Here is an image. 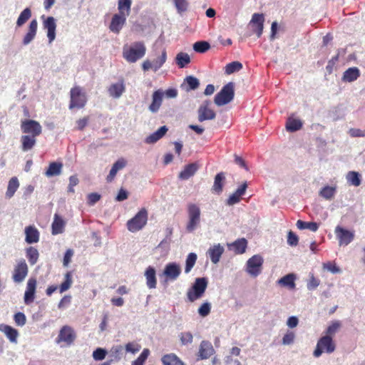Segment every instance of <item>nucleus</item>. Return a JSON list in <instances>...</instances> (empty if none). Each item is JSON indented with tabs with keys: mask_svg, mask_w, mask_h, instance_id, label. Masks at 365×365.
<instances>
[{
	"mask_svg": "<svg viewBox=\"0 0 365 365\" xmlns=\"http://www.w3.org/2000/svg\"><path fill=\"white\" fill-rule=\"evenodd\" d=\"M146 53V47L143 42H135L128 48H123V56L129 63H135L142 58Z\"/></svg>",
	"mask_w": 365,
	"mask_h": 365,
	"instance_id": "1",
	"label": "nucleus"
},
{
	"mask_svg": "<svg viewBox=\"0 0 365 365\" xmlns=\"http://www.w3.org/2000/svg\"><path fill=\"white\" fill-rule=\"evenodd\" d=\"M207 287V279L205 277L196 278L192 286L187 292V297L191 302L201 298Z\"/></svg>",
	"mask_w": 365,
	"mask_h": 365,
	"instance_id": "2",
	"label": "nucleus"
},
{
	"mask_svg": "<svg viewBox=\"0 0 365 365\" xmlns=\"http://www.w3.org/2000/svg\"><path fill=\"white\" fill-rule=\"evenodd\" d=\"M234 84L232 82L227 83L221 91L215 96L214 102L218 106L229 103L234 98Z\"/></svg>",
	"mask_w": 365,
	"mask_h": 365,
	"instance_id": "3",
	"label": "nucleus"
},
{
	"mask_svg": "<svg viewBox=\"0 0 365 365\" xmlns=\"http://www.w3.org/2000/svg\"><path fill=\"white\" fill-rule=\"evenodd\" d=\"M336 349V344L329 336H323L317 341L316 349L314 351L313 355L315 357H319L322 353L327 354L333 353Z\"/></svg>",
	"mask_w": 365,
	"mask_h": 365,
	"instance_id": "4",
	"label": "nucleus"
},
{
	"mask_svg": "<svg viewBox=\"0 0 365 365\" xmlns=\"http://www.w3.org/2000/svg\"><path fill=\"white\" fill-rule=\"evenodd\" d=\"M148 212L145 208L141 209L133 218L127 222V228L132 232L141 230L147 223Z\"/></svg>",
	"mask_w": 365,
	"mask_h": 365,
	"instance_id": "5",
	"label": "nucleus"
},
{
	"mask_svg": "<svg viewBox=\"0 0 365 365\" xmlns=\"http://www.w3.org/2000/svg\"><path fill=\"white\" fill-rule=\"evenodd\" d=\"M188 222L186 225L187 232H191L195 230L200 222V209L193 203L187 205Z\"/></svg>",
	"mask_w": 365,
	"mask_h": 365,
	"instance_id": "6",
	"label": "nucleus"
},
{
	"mask_svg": "<svg viewBox=\"0 0 365 365\" xmlns=\"http://www.w3.org/2000/svg\"><path fill=\"white\" fill-rule=\"evenodd\" d=\"M71 101L69 108H82L85 106L87 102L86 93L83 92L80 86H74L70 91Z\"/></svg>",
	"mask_w": 365,
	"mask_h": 365,
	"instance_id": "7",
	"label": "nucleus"
},
{
	"mask_svg": "<svg viewBox=\"0 0 365 365\" xmlns=\"http://www.w3.org/2000/svg\"><path fill=\"white\" fill-rule=\"evenodd\" d=\"M76 338L73 329L68 325L62 327L56 339L57 343L64 342L67 346L71 345Z\"/></svg>",
	"mask_w": 365,
	"mask_h": 365,
	"instance_id": "8",
	"label": "nucleus"
},
{
	"mask_svg": "<svg viewBox=\"0 0 365 365\" xmlns=\"http://www.w3.org/2000/svg\"><path fill=\"white\" fill-rule=\"evenodd\" d=\"M167 60V52L165 48H163L161 55L156 59L150 61L145 60L142 63V68L144 71H148L150 69L153 70L155 72L160 69Z\"/></svg>",
	"mask_w": 365,
	"mask_h": 365,
	"instance_id": "9",
	"label": "nucleus"
},
{
	"mask_svg": "<svg viewBox=\"0 0 365 365\" xmlns=\"http://www.w3.org/2000/svg\"><path fill=\"white\" fill-rule=\"evenodd\" d=\"M262 257L257 255H254L247 260L246 271L250 275L257 277L262 272Z\"/></svg>",
	"mask_w": 365,
	"mask_h": 365,
	"instance_id": "10",
	"label": "nucleus"
},
{
	"mask_svg": "<svg viewBox=\"0 0 365 365\" xmlns=\"http://www.w3.org/2000/svg\"><path fill=\"white\" fill-rule=\"evenodd\" d=\"M29 272V268L25 259H21L17 262L14 267L12 279L16 283L22 282Z\"/></svg>",
	"mask_w": 365,
	"mask_h": 365,
	"instance_id": "11",
	"label": "nucleus"
},
{
	"mask_svg": "<svg viewBox=\"0 0 365 365\" xmlns=\"http://www.w3.org/2000/svg\"><path fill=\"white\" fill-rule=\"evenodd\" d=\"M21 128L24 133L36 137L41 133L42 128L40 123L34 120H25L21 122Z\"/></svg>",
	"mask_w": 365,
	"mask_h": 365,
	"instance_id": "12",
	"label": "nucleus"
},
{
	"mask_svg": "<svg viewBox=\"0 0 365 365\" xmlns=\"http://www.w3.org/2000/svg\"><path fill=\"white\" fill-rule=\"evenodd\" d=\"M334 232L339 245H348L354 239V232L346 230L339 225L336 227Z\"/></svg>",
	"mask_w": 365,
	"mask_h": 365,
	"instance_id": "13",
	"label": "nucleus"
},
{
	"mask_svg": "<svg viewBox=\"0 0 365 365\" xmlns=\"http://www.w3.org/2000/svg\"><path fill=\"white\" fill-rule=\"evenodd\" d=\"M41 19H43V29L47 30V37L48 38V41L49 43H51L56 38V19L53 16L45 17L44 15L41 16Z\"/></svg>",
	"mask_w": 365,
	"mask_h": 365,
	"instance_id": "14",
	"label": "nucleus"
},
{
	"mask_svg": "<svg viewBox=\"0 0 365 365\" xmlns=\"http://www.w3.org/2000/svg\"><path fill=\"white\" fill-rule=\"evenodd\" d=\"M264 17L262 14L255 13L252 15L250 22L252 31L256 34L257 38H259L263 32Z\"/></svg>",
	"mask_w": 365,
	"mask_h": 365,
	"instance_id": "15",
	"label": "nucleus"
},
{
	"mask_svg": "<svg viewBox=\"0 0 365 365\" xmlns=\"http://www.w3.org/2000/svg\"><path fill=\"white\" fill-rule=\"evenodd\" d=\"M210 102L206 101L204 103L200 106L198 109V120L203 122L207 120H213L215 118L216 113L215 111L209 108Z\"/></svg>",
	"mask_w": 365,
	"mask_h": 365,
	"instance_id": "16",
	"label": "nucleus"
},
{
	"mask_svg": "<svg viewBox=\"0 0 365 365\" xmlns=\"http://www.w3.org/2000/svg\"><path fill=\"white\" fill-rule=\"evenodd\" d=\"M127 17L119 13L115 14L111 19L109 29L115 34H119L126 22Z\"/></svg>",
	"mask_w": 365,
	"mask_h": 365,
	"instance_id": "17",
	"label": "nucleus"
},
{
	"mask_svg": "<svg viewBox=\"0 0 365 365\" xmlns=\"http://www.w3.org/2000/svg\"><path fill=\"white\" fill-rule=\"evenodd\" d=\"M36 289V279L33 277L29 279L24 293V302L26 304H30L34 301Z\"/></svg>",
	"mask_w": 365,
	"mask_h": 365,
	"instance_id": "18",
	"label": "nucleus"
},
{
	"mask_svg": "<svg viewBox=\"0 0 365 365\" xmlns=\"http://www.w3.org/2000/svg\"><path fill=\"white\" fill-rule=\"evenodd\" d=\"M38 29V21L36 19L31 21L28 26V31L22 40L24 45H28L36 37Z\"/></svg>",
	"mask_w": 365,
	"mask_h": 365,
	"instance_id": "19",
	"label": "nucleus"
},
{
	"mask_svg": "<svg viewBox=\"0 0 365 365\" xmlns=\"http://www.w3.org/2000/svg\"><path fill=\"white\" fill-rule=\"evenodd\" d=\"M181 273V269L179 264L172 262L166 264L163 274L166 277L171 280L176 279Z\"/></svg>",
	"mask_w": 365,
	"mask_h": 365,
	"instance_id": "20",
	"label": "nucleus"
},
{
	"mask_svg": "<svg viewBox=\"0 0 365 365\" xmlns=\"http://www.w3.org/2000/svg\"><path fill=\"white\" fill-rule=\"evenodd\" d=\"M125 87L124 80L122 78L119 80L118 83L111 84L109 86L108 91L111 97L118 98L125 92Z\"/></svg>",
	"mask_w": 365,
	"mask_h": 365,
	"instance_id": "21",
	"label": "nucleus"
},
{
	"mask_svg": "<svg viewBox=\"0 0 365 365\" xmlns=\"http://www.w3.org/2000/svg\"><path fill=\"white\" fill-rule=\"evenodd\" d=\"M214 352V349L210 342L207 341H202L200 343L198 357L200 359H206L210 358Z\"/></svg>",
	"mask_w": 365,
	"mask_h": 365,
	"instance_id": "22",
	"label": "nucleus"
},
{
	"mask_svg": "<svg viewBox=\"0 0 365 365\" xmlns=\"http://www.w3.org/2000/svg\"><path fill=\"white\" fill-rule=\"evenodd\" d=\"M247 187L246 182L242 183L235 192H233L227 199V204L229 205H235L240 201L242 195H243Z\"/></svg>",
	"mask_w": 365,
	"mask_h": 365,
	"instance_id": "23",
	"label": "nucleus"
},
{
	"mask_svg": "<svg viewBox=\"0 0 365 365\" xmlns=\"http://www.w3.org/2000/svg\"><path fill=\"white\" fill-rule=\"evenodd\" d=\"M0 331L3 332L11 343L17 342V338L19 336L17 329L9 325L1 324Z\"/></svg>",
	"mask_w": 365,
	"mask_h": 365,
	"instance_id": "24",
	"label": "nucleus"
},
{
	"mask_svg": "<svg viewBox=\"0 0 365 365\" xmlns=\"http://www.w3.org/2000/svg\"><path fill=\"white\" fill-rule=\"evenodd\" d=\"M127 165V161L121 158H119L112 166L109 174L106 178L107 182H110L115 178L118 171L124 168Z\"/></svg>",
	"mask_w": 365,
	"mask_h": 365,
	"instance_id": "25",
	"label": "nucleus"
},
{
	"mask_svg": "<svg viewBox=\"0 0 365 365\" xmlns=\"http://www.w3.org/2000/svg\"><path fill=\"white\" fill-rule=\"evenodd\" d=\"M66 222L60 217L58 214H55L53 217V221L51 225V233L53 235L63 233Z\"/></svg>",
	"mask_w": 365,
	"mask_h": 365,
	"instance_id": "26",
	"label": "nucleus"
},
{
	"mask_svg": "<svg viewBox=\"0 0 365 365\" xmlns=\"http://www.w3.org/2000/svg\"><path fill=\"white\" fill-rule=\"evenodd\" d=\"M164 93L161 90H157L153 93L152 103L149 109L153 113H156L161 106Z\"/></svg>",
	"mask_w": 365,
	"mask_h": 365,
	"instance_id": "27",
	"label": "nucleus"
},
{
	"mask_svg": "<svg viewBox=\"0 0 365 365\" xmlns=\"http://www.w3.org/2000/svg\"><path fill=\"white\" fill-rule=\"evenodd\" d=\"M199 166L196 163H190L185 166L184 169L180 173L179 178L181 180H187L193 176L198 170Z\"/></svg>",
	"mask_w": 365,
	"mask_h": 365,
	"instance_id": "28",
	"label": "nucleus"
},
{
	"mask_svg": "<svg viewBox=\"0 0 365 365\" xmlns=\"http://www.w3.org/2000/svg\"><path fill=\"white\" fill-rule=\"evenodd\" d=\"M26 242L29 244L36 243L39 240V232L34 226H28L25 228Z\"/></svg>",
	"mask_w": 365,
	"mask_h": 365,
	"instance_id": "29",
	"label": "nucleus"
},
{
	"mask_svg": "<svg viewBox=\"0 0 365 365\" xmlns=\"http://www.w3.org/2000/svg\"><path fill=\"white\" fill-rule=\"evenodd\" d=\"M145 277L148 288L155 289L157 285L155 269L153 267L149 266L145 272Z\"/></svg>",
	"mask_w": 365,
	"mask_h": 365,
	"instance_id": "30",
	"label": "nucleus"
},
{
	"mask_svg": "<svg viewBox=\"0 0 365 365\" xmlns=\"http://www.w3.org/2000/svg\"><path fill=\"white\" fill-rule=\"evenodd\" d=\"M360 76V71L357 67L349 68L342 76L344 82H353Z\"/></svg>",
	"mask_w": 365,
	"mask_h": 365,
	"instance_id": "31",
	"label": "nucleus"
},
{
	"mask_svg": "<svg viewBox=\"0 0 365 365\" xmlns=\"http://www.w3.org/2000/svg\"><path fill=\"white\" fill-rule=\"evenodd\" d=\"M224 252V248L220 245H214L208 250V254L212 262L217 264Z\"/></svg>",
	"mask_w": 365,
	"mask_h": 365,
	"instance_id": "32",
	"label": "nucleus"
},
{
	"mask_svg": "<svg viewBox=\"0 0 365 365\" xmlns=\"http://www.w3.org/2000/svg\"><path fill=\"white\" fill-rule=\"evenodd\" d=\"M168 131V128L165 125L161 126L155 132L150 134L145 138V143H155L160 138H162Z\"/></svg>",
	"mask_w": 365,
	"mask_h": 365,
	"instance_id": "33",
	"label": "nucleus"
},
{
	"mask_svg": "<svg viewBox=\"0 0 365 365\" xmlns=\"http://www.w3.org/2000/svg\"><path fill=\"white\" fill-rule=\"evenodd\" d=\"M161 361L163 365H185L176 354L173 353L163 356Z\"/></svg>",
	"mask_w": 365,
	"mask_h": 365,
	"instance_id": "34",
	"label": "nucleus"
},
{
	"mask_svg": "<svg viewBox=\"0 0 365 365\" xmlns=\"http://www.w3.org/2000/svg\"><path fill=\"white\" fill-rule=\"evenodd\" d=\"M295 279L296 276L294 274H288L279 279L277 283L282 287H287L290 289H294L296 286Z\"/></svg>",
	"mask_w": 365,
	"mask_h": 365,
	"instance_id": "35",
	"label": "nucleus"
},
{
	"mask_svg": "<svg viewBox=\"0 0 365 365\" xmlns=\"http://www.w3.org/2000/svg\"><path fill=\"white\" fill-rule=\"evenodd\" d=\"M63 164L58 162H52L49 164L45 174L47 177L59 175L61 173Z\"/></svg>",
	"mask_w": 365,
	"mask_h": 365,
	"instance_id": "36",
	"label": "nucleus"
},
{
	"mask_svg": "<svg viewBox=\"0 0 365 365\" xmlns=\"http://www.w3.org/2000/svg\"><path fill=\"white\" fill-rule=\"evenodd\" d=\"M132 0H118V13L126 16L130 14Z\"/></svg>",
	"mask_w": 365,
	"mask_h": 365,
	"instance_id": "37",
	"label": "nucleus"
},
{
	"mask_svg": "<svg viewBox=\"0 0 365 365\" xmlns=\"http://www.w3.org/2000/svg\"><path fill=\"white\" fill-rule=\"evenodd\" d=\"M19 187V182L16 177L11 178L8 184L7 190L6 192V197L11 198L14 196L15 192Z\"/></svg>",
	"mask_w": 365,
	"mask_h": 365,
	"instance_id": "38",
	"label": "nucleus"
},
{
	"mask_svg": "<svg viewBox=\"0 0 365 365\" xmlns=\"http://www.w3.org/2000/svg\"><path fill=\"white\" fill-rule=\"evenodd\" d=\"M231 246L233 247L236 254H243L247 247V241L245 238H240L235 241Z\"/></svg>",
	"mask_w": 365,
	"mask_h": 365,
	"instance_id": "39",
	"label": "nucleus"
},
{
	"mask_svg": "<svg viewBox=\"0 0 365 365\" xmlns=\"http://www.w3.org/2000/svg\"><path fill=\"white\" fill-rule=\"evenodd\" d=\"M21 141L22 143V150L24 151H27L31 150L36 144V137L27 135H22Z\"/></svg>",
	"mask_w": 365,
	"mask_h": 365,
	"instance_id": "40",
	"label": "nucleus"
},
{
	"mask_svg": "<svg viewBox=\"0 0 365 365\" xmlns=\"http://www.w3.org/2000/svg\"><path fill=\"white\" fill-rule=\"evenodd\" d=\"M176 63L179 68H185L190 63V57L187 53L180 52L175 58Z\"/></svg>",
	"mask_w": 365,
	"mask_h": 365,
	"instance_id": "41",
	"label": "nucleus"
},
{
	"mask_svg": "<svg viewBox=\"0 0 365 365\" xmlns=\"http://www.w3.org/2000/svg\"><path fill=\"white\" fill-rule=\"evenodd\" d=\"M347 182L355 187H358L361 185V175L358 172L349 171L346 175Z\"/></svg>",
	"mask_w": 365,
	"mask_h": 365,
	"instance_id": "42",
	"label": "nucleus"
},
{
	"mask_svg": "<svg viewBox=\"0 0 365 365\" xmlns=\"http://www.w3.org/2000/svg\"><path fill=\"white\" fill-rule=\"evenodd\" d=\"M26 255L29 263L31 265H34L38 259L39 253L37 249L33 247H29L26 250Z\"/></svg>",
	"mask_w": 365,
	"mask_h": 365,
	"instance_id": "43",
	"label": "nucleus"
},
{
	"mask_svg": "<svg viewBox=\"0 0 365 365\" xmlns=\"http://www.w3.org/2000/svg\"><path fill=\"white\" fill-rule=\"evenodd\" d=\"M297 227L299 230L308 229L312 232L317 231L319 225L314 222H304L301 220H297Z\"/></svg>",
	"mask_w": 365,
	"mask_h": 365,
	"instance_id": "44",
	"label": "nucleus"
},
{
	"mask_svg": "<svg viewBox=\"0 0 365 365\" xmlns=\"http://www.w3.org/2000/svg\"><path fill=\"white\" fill-rule=\"evenodd\" d=\"M341 325V322L339 320L332 321L327 328L325 335L333 338L334 334L340 329Z\"/></svg>",
	"mask_w": 365,
	"mask_h": 365,
	"instance_id": "45",
	"label": "nucleus"
},
{
	"mask_svg": "<svg viewBox=\"0 0 365 365\" xmlns=\"http://www.w3.org/2000/svg\"><path fill=\"white\" fill-rule=\"evenodd\" d=\"M302 127V123L299 119L289 118L286 123V128L288 131L294 132L299 130Z\"/></svg>",
	"mask_w": 365,
	"mask_h": 365,
	"instance_id": "46",
	"label": "nucleus"
},
{
	"mask_svg": "<svg viewBox=\"0 0 365 365\" xmlns=\"http://www.w3.org/2000/svg\"><path fill=\"white\" fill-rule=\"evenodd\" d=\"M31 16V11L29 8L24 9L20 14L17 21L16 25L20 27L23 26Z\"/></svg>",
	"mask_w": 365,
	"mask_h": 365,
	"instance_id": "47",
	"label": "nucleus"
},
{
	"mask_svg": "<svg viewBox=\"0 0 365 365\" xmlns=\"http://www.w3.org/2000/svg\"><path fill=\"white\" fill-rule=\"evenodd\" d=\"M225 180V176L223 173H217L215 178L214 185L212 189L217 193H220L222 191L223 187V181Z\"/></svg>",
	"mask_w": 365,
	"mask_h": 365,
	"instance_id": "48",
	"label": "nucleus"
},
{
	"mask_svg": "<svg viewBox=\"0 0 365 365\" xmlns=\"http://www.w3.org/2000/svg\"><path fill=\"white\" fill-rule=\"evenodd\" d=\"M242 68V64L239 61H232L226 65L225 72L227 75H230L235 72L239 71Z\"/></svg>",
	"mask_w": 365,
	"mask_h": 365,
	"instance_id": "49",
	"label": "nucleus"
},
{
	"mask_svg": "<svg viewBox=\"0 0 365 365\" xmlns=\"http://www.w3.org/2000/svg\"><path fill=\"white\" fill-rule=\"evenodd\" d=\"M336 193V187L331 186H325L319 192L320 196L326 200H331Z\"/></svg>",
	"mask_w": 365,
	"mask_h": 365,
	"instance_id": "50",
	"label": "nucleus"
},
{
	"mask_svg": "<svg viewBox=\"0 0 365 365\" xmlns=\"http://www.w3.org/2000/svg\"><path fill=\"white\" fill-rule=\"evenodd\" d=\"M72 283H73L72 274L71 272H68L65 274L64 282H62L59 287L60 292L63 293V292L67 291L68 289H70Z\"/></svg>",
	"mask_w": 365,
	"mask_h": 365,
	"instance_id": "51",
	"label": "nucleus"
},
{
	"mask_svg": "<svg viewBox=\"0 0 365 365\" xmlns=\"http://www.w3.org/2000/svg\"><path fill=\"white\" fill-rule=\"evenodd\" d=\"M196 260L197 255L195 253L191 252L187 255L185 267V273L187 274L191 271V269L195 264Z\"/></svg>",
	"mask_w": 365,
	"mask_h": 365,
	"instance_id": "52",
	"label": "nucleus"
},
{
	"mask_svg": "<svg viewBox=\"0 0 365 365\" xmlns=\"http://www.w3.org/2000/svg\"><path fill=\"white\" fill-rule=\"evenodd\" d=\"M210 48V43L204 41H197L193 44V49L197 53H205L208 51Z\"/></svg>",
	"mask_w": 365,
	"mask_h": 365,
	"instance_id": "53",
	"label": "nucleus"
},
{
	"mask_svg": "<svg viewBox=\"0 0 365 365\" xmlns=\"http://www.w3.org/2000/svg\"><path fill=\"white\" fill-rule=\"evenodd\" d=\"M185 82H186L187 84V90H195L199 87L200 85L198 79L192 76H187L185 79Z\"/></svg>",
	"mask_w": 365,
	"mask_h": 365,
	"instance_id": "54",
	"label": "nucleus"
},
{
	"mask_svg": "<svg viewBox=\"0 0 365 365\" xmlns=\"http://www.w3.org/2000/svg\"><path fill=\"white\" fill-rule=\"evenodd\" d=\"M178 13L185 12L187 10L188 2L187 0H173Z\"/></svg>",
	"mask_w": 365,
	"mask_h": 365,
	"instance_id": "55",
	"label": "nucleus"
},
{
	"mask_svg": "<svg viewBox=\"0 0 365 365\" xmlns=\"http://www.w3.org/2000/svg\"><path fill=\"white\" fill-rule=\"evenodd\" d=\"M14 320L17 326L22 327L26 322V317L23 312H17L14 316Z\"/></svg>",
	"mask_w": 365,
	"mask_h": 365,
	"instance_id": "56",
	"label": "nucleus"
},
{
	"mask_svg": "<svg viewBox=\"0 0 365 365\" xmlns=\"http://www.w3.org/2000/svg\"><path fill=\"white\" fill-rule=\"evenodd\" d=\"M210 304L209 302H205L199 307L198 313L201 317H205L210 313Z\"/></svg>",
	"mask_w": 365,
	"mask_h": 365,
	"instance_id": "57",
	"label": "nucleus"
},
{
	"mask_svg": "<svg viewBox=\"0 0 365 365\" xmlns=\"http://www.w3.org/2000/svg\"><path fill=\"white\" fill-rule=\"evenodd\" d=\"M320 284V280L316 278L313 274L309 277V279L307 282V287L309 290L315 289Z\"/></svg>",
	"mask_w": 365,
	"mask_h": 365,
	"instance_id": "58",
	"label": "nucleus"
},
{
	"mask_svg": "<svg viewBox=\"0 0 365 365\" xmlns=\"http://www.w3.org/2000/svg\"><path fill=\"white\" fill-rule=\"evenodd\" d=\"M180 339L182 344L186 345V344L192 343L193 336H192V334L189 331L182 332L180 334Z\"/></svg>",
	"mask_w": 365,
	"mask_h": 365,
	"instance_id": "59",
	"label": "nucleus"
},
{
	"mask_svg": "<svg viewBox=\"0 0 365 365\" xmlns=\"http://www.w3.org/2000/svg\"><path fill=\"white\" fill-rule=\"evenodd\" d=\"M106 351L102 348H98L93 352V357L96 361H101L105 359Z\"/></svg>",
	"mask_w": 365,
	"mask_h": 365,
	"instance_id": "60",
	"label": "nucleus"
},
{
	"mask_svg": "<svg viewBox=\"0 0 365 365\" xmlns=\"http://www.w3.org/2000/svg\"><path fill=\"white\" fill-rule=\"evenodd\" d=\"M298 242H299L298 236L292 231H289L288 232V236H287V243L290 246H297L298 245Z\"/></svg>",
	"mask_w": 365,
	"mask_h": 365,
	"instance_id": "61",
	"label": "nucleus"
},
{
	"mask_svg": "<svg viewBox=\"0 0 365 365\" xmlns=\"http://www.w3.org/2000/svg\"><path fill=\"white\" fill-rule=\"evenodd\" d=\"M295 334L292 331H288L282 338V344L289 345L294 342Z\"/></svg>",
	"mask_w": 365,
	"mask_h": 365,
	"instance_id": "62",
	"label": "nucleus"
},
{
	"mask_svg": "<svg viewBox=\"0 0 365 365\" xmlns=\"http://www.w3.org/2000/svg\"><path fill=\"white\" fill-rule=\"evenodd\" d=\"M101 199V195L97 192H92L88 195V204L93 205Z\"/></svg>",
	"mask_w": 365,
	"mask_h": 365,
	"instance_id": "63",
	"label": "nucleus"
},
{
	"mask_svg": "<svg viewBox=\"0 0 365 365\" xmlns=\"http://www.w3.org/2000/svg\"><path fill=\"white\" fill-rule=\"evenodd\" d=\"M78 178L76 175H71L69 178V185L68 187V191L70 192H74V187L78 184Z\"/></svg>",
	"mask_w": 365,
	"mask_h": 365,
	"instance_id": "64",
	"label": "nucleus"
}]
</instances>
